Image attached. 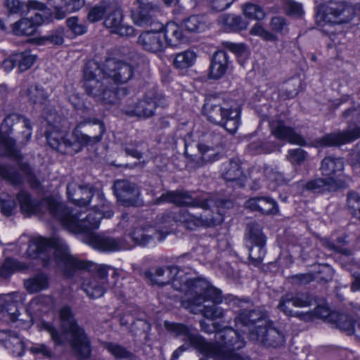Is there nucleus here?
Segmentation results:
<instances>
[{"label":"nucleus","mask_w":360,"mask_h":360,"mask_svg":"<svg viewBox=\"0 0 360 360\" xmlns=\"http://www.w3.org/2000/svg\"><path fill=\"white\" fill-rule=\"evenodd\" d=\"M43 117L48 125L45 136L49 146L66 155L80 152L85 146H92L102 139L105 132L103 122L90 115H84L72 133H68L66 119L58 114L55 108L47 106L43 111Z\"/></svg>","instance_id":"f257e3e1"},{"label":"nucleus","mask_w":360,"mask_h":360,"mask_svg":"<svg viewBox=\"0 0 360 360\" xmlns=\"http://www.w3.org/2000/svg\"><path fill=\"white\" fill-rule=\"evenodd\" d=\"M134 75V68L128 63L108 59L101 65L91 60L83 70V87L89 96L105 103H113L117 96L115 85L127 82Z\"/></svg>","instance_id":"f03ea898"},{"label":"nucleus","mask_w":360,"mask_h":360,"mask_svg":"<svg viewBox=\"0 0 360 360\" xmlns=\"http://www.w3.org/2000/svg\"><path fill=\"white\" fill-rule=\"evenodd\" d=\"M27 253L32 259H41L44 266H48L52 260L54 261L68 277L72 276L77 270H87L95 274L93 278L106 281L107 271L111 268L105 264L84 262L71 255L67 245L59 238H34L30 241Z\"/></svg>","instance_id":"7ed1b4c3"},{"label":"nucleus","mask_w":360,"mask_h":360,"mask_svg":"<svg viewBox=\"0 0 360 360\" xmlns=\"http://www.w3.org/2000/svg\"><path fill=\"white\" fill-rule=\"evenodd\" d=\"M20 210L25 217L40 215L47 210L60 221L68 231L73 233H93L92 230L99 227L102 214L94 209L89 211L85 218L79 219L82 213L87 211L89 204H19Z\"/></svg>","instance_id":"20e7f679"},{"label":"nucleus","mask_w":360,"mask_h":360,"mask_svg":"<svg viewBox=\"0 0 360 360\" xmlns=\"http://www.w3.org/2000/svg\"><path fill=\"white\" fill-rule=\"evenodd\" d=\"M59 319L62 331L60 332L50 322H42V328L47 331L56 346L69 342L74 354L81 360L91 355L90 340L84 328L79 326L75 314L69 306H63L59 310Z\"/></svg>","instance_id":"39448f33"},{"label":"nucleus","mask_w":360,"mask_h":360,"mask_svg":"<svg viewBox=\"0 0 360 360\" xmlns=\"http://www.w3.org/2000/svg\"><path fill=\"white\" fill-rule=\"evenodd\" d=\"M16 124H23V127L28 130L32 128L29 120L24 116L17 114L7 115L0 127V146H4L2 151H0V155L11 157L18 161V167L27 182L31 187L37 188L40 185L39 181L35 176L32 168L27 162H21L22 156L15 147V141L8 136L12 132V127Z\"/></svg>","instance_id":"423d86ee"},{"label":"nucleus","mask_w":360,"mask_h":360,"mask_svg":"<svg viewBox=\"0 0 360 360\" xmlns=\"http://www.w3.org/2000/svg\"><path fill=\"white\" fill-rule=\"evenodd\" d=\"M179 280L177 290L184 291L187 297L181 301V306L192 314H198L202 311L201 305L206 301L221 303V292L212 286L206 280L201 278L193 279L185 277Z\"/></svg>","instance_id":"0eeeda50"},{"label":"nucleus","mask_w":360,"mask_h":360,"mask_svg":"<svg viewBox=\"0 0 360 360\" xmlns=\"http://www.w3.org/2000/svg\"><path fill=\"white\" fill-rule=\"evenodd\" d=\"M243 337L236 330L226 328L216 333V342H206L204 355L214 360H252L240 350L245 347Z\"/></svg>","instance_id":"6e6552de"},{"label":"nucleus","mask_w":360,"mask_h":360,"mask_svg":"<svg viewBox=\"0 0 360 360\" xmlns=\"http://www.w3.org/2000/svg\"><path fill=\"white\" fill-rule=\"evenodd\" d=\"M204 115L207 120L221 126L231 134L234 133L240 124V108L216 99H207L203 105Z\"/></svg>","instance_id":"1a4fd4ad"},{"label":"nucleus","mask_w":360,"mask_h":360,"mask_svg":"<svg viewBox=\"0 0 360 360\" xmlns=\"http://www.w3.org/2000/svg\"><path fill=\"white\" fill-rule=\"evenodd\" d=\"M191 257L186 253L176 258L177 265L167 266L165 268L158 267L154 271L149 269L144 271V278L152 285L165 286L171 281L174 287L177 289L179 280L182 278V274H188L191 266Z\"/></svg>","instance_id":"9d476101"},{"label":"nucleus","mask_w":360,"mask_h":360,"mask_svg":"<svg viewBox=\"0 0 360 360\" xmlns=\"http://www.w3.org/2000/svg\"><path fill=\"white\" fill-rule=\"evenodd\" d=\"M249 338L266 349H278L284 346L285 338L282 330L272 323L261 324L250 330Z\"/></svg>","instance_id":"9b49d317"},{"label":"nucleus","mask_w":360,"mask_h":360,"mask_svg":"<svg viewBox=\"0 0 360 360\" xmlns=\"http://www.w3.org/2000/svg\"><path fill=\"white\" fill-rule=\"evenodd\" d=\"M166 105H167L166 98L162 94H148L136 103L128 102L123 107L122 111L129 116L146 119L154 115L158 106L165 107Z\"/></svg>","instance_id":"f8f14e48"},{"label":"nucleus","mask_w":360,"mask_h":360,"mask_svg":"<svg viewBox=\"0 0 360 360\" xmlns=\"http://www.w3.org/2000/svg\"><path fill=\"white\" fill-rule=\"evenodd\" d=\"M159 7L153 0H135L131 9V18L134 23L142 27L154 26L160 23L155 18Z\"/></svg>","instance_id":"ddd939ff"},{"label":"nucleus","mask_w":360,"mask_h":360,"mask_svg":"<svg viewBox=\"0 0 360 360\" xmlns=\"http://www.w3.org/2000/svg\"><path fill=\"white\" fill-rule=\"evenodd\" d=\"M84 240L94 249L103 252H115L129 250L132 248V245L125 239L124 236L116 238L108 236L90 233L84 236Z\"/></svg>","instance_id":"4468645a"},{"label":"nucleus","mask_w":360,"mask_h":360,"mask_svg":"<svg viewBox=\"0 0 360 360\" xmlns=\"http://www.w3.org/2000/svg\"><path fill=\"white\" fill-rule=\"evenodd\" d=\"M319 17L327 23H347L354 18V8L345 2L330 1Z\"/></svg>","instance_id":"2eb2a0df"},{"label":"nucleus","mask_w":360,"mask_h":360,"mask_svg":"<svg viewBox=\"0 0 360 360\" xmlns=\"http://www.w3.org/2000/svg\"><path fill=\"white\" fill-rule=\"evenodd\" d=\"M150 29L140 34L137 43L146 51L157 53L165 49L164 25L155 23Z\"/></svg>","instance_id":"dca6fc26"},{"label":"nucleus","mask_w":360,"mask_h":360,"mask_svg":"<svg viewBox=\"0 0 360 360\" xmlns=\"http://www.w3.org/2000/svg\"><path fill=\"white\" fill-rule=\"evenodd\" d=\"M104 19L103 25L109 29L112 34L121 37L132 36L134 29L132 26L124 23V14L122 10L112 1V7Z\"/></svg>","instance_id":"f3484780"},{"label":"nucleus","mask_w":360,"mask_h":360,"mask_svg":"<svg viewBox=\"0 0 360 360\" xmlns=\"http://www.w3.org/2000/svg\"><path fill=\"white\" fill-rule=\"evenodd\" d=\"M67 195L70 202H91L92 200L101 202L104 198L99 189L89 185H77L73 182L68 184Z\"/></svg>","instance_id":"a211bd4d"},{"label":"nucleus","mask_w":360,"mask_h":360,"mask_svg":"<svg viewBox=\"0 0 360 360\" xmlns=\"http://www.w3.org/2000/svg\"><path fill=\"white\" fill-rule=\"evenodd\" d=\"M269 127L271 134L278 140L286 141L300 146L307 144L305 139L297 134L286 121L281 118L271 120L269 122Z\"/></svg>","instance_id":"6ab92c4d"},{"label":"nucleus","mask_w":360,"mask_h":360,"mask_svg":"<svg viewBox=\"0 0 360 360\" xmlns=\"http://www.w3.org/2000/svg\"><path fill=\"white\" fill-rule=\"evenodd\" d=\"M313 302L314 297L308 292H289L281 297L277 307L285 315L292 316L296 315L289 306L290 303L295 307H306L312 305Z\"/></svg>","instance_id":"aec40b11"},{"label":"nucleus","mask_w":360,"mask_h":360,"mask_svg":"<svg viewBox=\"0 0 360 360\" xmlns=\"http://www.w3.org/2000/svg\"><path fill=\"white\" fill-rule=\"evenodd\" d=\"M360 138V127H354L338 132L328 134L319 139L316 142L320 146L338 147L353 142Z\"/></svg>","instance_id":"412c9836"},{"label":"nucleus","mask_w":360,"mask_h":360,"mask_svg":"<svg viewBox=\"0 0 360 360\" xmlns=\"http://www.w3.org/2000/svg\"><path fill=\"white\" fill-rule=\"evenodd\" d=\"M165 326L167 330L177 337H182L184 341L189 342L192 347L204 354L207 341L201 335L193 333L190 327L183 323L168 322H165Z\"/></svg>","instance_id":"4be33fe9"},{"label":"nucleus","mask_w":360,"mask_h":360,"mask_svg":"<svg viewBox=\"0 0 360 360\" xmlns=\"http://www.w3.org/2000/svg\"><path fill=\"white\" fill-rule=\"evenodd\" d=\"M0 344L14 357L22 356L26 348L25 339L11 330H0Z\"/></svg>","instance_id":"5701e85b"},{"label":"nucleus","mask_w":360,"mask_h":360,"mask_svg":"<svg viewBox=\"0 0 360 360\" xmlns=\"http://www.w3.org/2000/svg\"><path fill=\"white\" fill-rule=\"evenodd\" d=\"M112 189L119 202H136L140 195L139 187L126 179L115 181Z\"/></svg>","instance_id":"b1692460"},{"label":"nucleus","mask_w":360,"mask_h":360,"mask_svg":"<svg viewBox=\"0 0 360 360\" xmlns=\"http://www.w3.org/2000/svg\"><path fill=\"white\" fill-rule=\"evenodd\" d=\"M221 176L227 182L235 183L239 188L243 187L246 177L243 174L240 160L238 158H231L224 162Z\"/></svg>","instance_id":"393cba45"},{"label":"nucleus","mask_w":360,"mask_h":360,"mask_svg":"<svg viewBox=\"0 0 360 360\" xmlns=\"http://www.w3.org/2000/svg\"><path fill=\"white\" fill-rule=\"evenodd\" d=\"M179 222V207L162 214L155 219V234L157 240L161 241L172 232V226Z\"/></svg>","instance_id":"a878e982"},{"label":"nucleus","mask_w":360,"mask_h":360,"mask_svg":"<svg viewBox=\"0 0 360 360\" xmlns=\"http://www.w3.org/2000/svg\"><path fill=\"white\" fill-rule=\"evenodd\" d=\"M230 64L231 61L226 51L222 50L216 51L211 60L209 78L212 79L222 78L227 72Z\"/></svg>","instance_id":"bb28decb"},{"label":"nucleus","mask_w":360,"mask_h":360,"mask_svg":"<svg viewBox=\"0 0 360 360\" xmlns=\"http://www.w3.org/2000/svg\"><path fill=\"white\" fill-rule=\"evenodd\" d=\"M4 5L9 14L26 15L31 9L45 11L46 6L44 4L36 1L29 0L27 2L19 0H6Z\"/></svg>","instance_id":"cd10ccee"},{"label":"nucleus","mask_w":360,"mask_h":360,"mask_svg":"<svg viewBox=\"0 0 360 360\" xmlns=\"http://www.w3.org/2000/svg\"><path fill=\"white\" fill-rule=\"evenodd\" d=\"M266 313L258 308L241 309L235 318L237 325L240 324L247 327H257V323L265 321Z\"/></svg>","instance_id":"c85d7f7f"},{"label":"nucleus","mask_w":360,"mask_h":360,"mask_svg":"<svg viewBox=\"0 0 360 360\" xmlns=\"http://www.w3.org/2000/svg\"><path fill=\"white\" fill-rule=\"evenodd\" d=\"M344 182L341 180H336L333 177L326 179L318 178L309 181L305 188L307 191L314 193H323L333 192L343 186Z\"/></svg>","instance_id":"c756f323"},{"label":"nucleus","mask_w":360,"mask_h":360,"mask_svg":"<svg viewBox=\"0 0 360 360\" xmlns=\"http://www.w3.org/2000/svg\"><path fill=\"white\" fill-rule=\"evenodd\" d=\"M156 202H208V200H199L196 193L180 189L162 194Z\"/></svg>","instance_id":"7c9ffc66"},{"label":"nucleus","mask_w":360,"mask_h":360,"mask_svg":"<svg viewBox=\"0 0 360 360\" xmlns=\"http://www.w3.org/2000/svg\"><path fill=\"white\" fill-rule=\"evenodd\" d=\"M179 222L182 223L188 230H195L199 227H207L203 213L195 214L186 207H179Z\"/></svg>","instance_id":"2f4dec72"},{"label":"nucleus","mask_w":360,"mask_h":360,"mask_svg":"<svg viewBox=\"0 0 360 360\" xmlns=\"http://www.w3.org/2000/svg\"><path fill=\"white\" fill-rule=\"evenodd\" d=\"M136 245H145L151 239L156 238L155 230L150 226L139 223L134 229L129 233Z\"/></svg>","instance_id":"473e14b6"},{"label":"nucleus","mask_w":360,"mask_h":360,"mask_svg":"<svg viewBox=\"0 0 360 360\" xmlns=\"http://www.w3.org/2000/svg\"><path fill=\"white\" fill-rule=\"evenodd\" d=\"M163 32L165 46H176L186 41L182 30L174 23L164 25Z\"/></svg>","instance_id":"72a5a7b5"},{"label":"nucleus","mask_w":360,"mask_h":360,"mask_svg":"<svg viewBox=\"0 0 360 360\" xmlns=\"http://www.w3.org/2000/svg\"><path fill=\"white\" fill-rule=\"evenodd\" d=\"M200 205V208L203 210L202 213L207 227L217 226L224 221L223 213L217 204H213L212 207H209L208 204Z\"/></svg>","instance_id":"f704fd0d"},{"label":"nucleus","mask_w":360,"mask_h":360,"mask_svg":"<svg viewBox=\"0 0 360 360\" xmlns=\"http://www.w3.org/2000/svg\"><path fill=\"white\" fill-rule=\"evenodd\" d=\"M19 304L16 301L6 300L0 306V320L6 323H14L18 320Z\"/></svg>","instance_id":"c9c22d12"},{"label":"nucleus","mask_w":360,"mask_h":360,"mask_svg":"<svg viewBox=\"0 0 360 360\" xmlns=\"http://www.w3.org/2000/svg\"><path fill=\"white\" fill-rule=\"evenodd\" d=\"M112 0H101L89 9L86 16L87 20L91 23L101 20L103 16L112 9Z\"/></svg>","instance_id":"e433bc0d"},{"label":"nucleus","mask_w":360,"mask_h":360,"mask_svg":"<svg viewBox=\"0 0 360 360\" xmlns=\"http://www.w3.org/2000/svg\"><path fill=\"white\" fill-rule=\"evenodd\" d=\"M344 169V162L342 158L333 156L325 157L321 161L320 170L324 176H330L335 174Z\"/></svg>","instance_id":"4c0bfd02"},{"label":"nucleus","mask_w":360,"mask_h":360,"mask_svg":"<svg viewBox=\"0 0 360 360\" xmlns=\"http://www.w3.org/2000/svg\"><path fill=\"white\" fill-rule=\"evenodd\" d=\"M245 238L250 244L266 243V237L262 233V226L255 221H250L246 224Z\"/></svg>","instance_id":"58836bf2"},{"label":"nucleus","mask_w":360,"mask_h":360,"mask_svg":"<svg viewBox=\"0 0 360 360\" xmlns=\"http://www.w3.org/2000/svg\"><path fill=\"white\" fill-rule=\"evenodd\" d=\"M108 285L107 281L92 278L90 281L84 283L83 288L89 297L98 298L104 294Z\"/></svg>","instance_id":"ea45409f"},{"label":"nucleus","mask_w":360,"mask_h":360,"mask_svg":"<svg viewBox=\"0 0 360 360\" xmlns=\"http://www.w3.org/2000/svg\"><path fill=\"white\" fill-rule=\"evenodd\" d=\"M24 285L30 293H36L49 287V278L45 274H38L24 281Z\"/></svg>","instance_id":"a19ab883"},{"label":"nucleus","mask_w":360,"mask_h":360,"mask_svg":"<svg viewBox=\"0 0 360 360\" xmlns=\"http://www.w3.org/2000/svg\"><path fill=\"white\" fill-rule=\"evenodd\" d=\"M196 58L197 55L194 51L186 50L174 56L173 65L179 69H186L193 65Z\"/></svg>","instance_id":"79ce46f5"},{"label":"nucleus","mask_w":360,"mask_h":360,"mask_svg":"<svg viewBox=\"0 0 360 360\" xmlns=\"http://www.w3.org/2000/svg\"><path fill=\"white\" fill-rule=\"evenodd\" d=\"M181 26L189 32H200L206 29L204 17L199 15H192L181 22Z\"/></svg>","instance_id":"37998d69"},{"label":"nucleus","mask_w":360,"mask_h":360,"mask_svg":"<svg viewBox=\"0 0 360 360\" xmlns=\"http://www.w3.org/2000/svg\"><path fill=\"white\" fill-rule=\"evenodd\" d=\"M247 148L253 155L269 154L277 149V144L274 141L257 140L250 143Z\"/></svg>","instance_id":"c03bdc74"},{"label":"nucleus","mask_w":360,"mask_h":360,"mask_svg":"<svg viewBox=\"0 0 360 360\" xmlns=\"http://www.w3.org/2000/svg\"><path fill=\"white\" fill-rule=\"evenodd\" d=\"M330 321H332L331 323H334L340 330L347 332L349 335L353 334L355 321L349 316L334 312L330 315Z\"/></svg>","instance_id":"a18cd8bd"},{"label":"nucleus","mask_w":360,"mask_h":360,"mask_svg":"<svg viewBox=\"0 0 360 360\" xmlns=\"http://www.w3.org/2000/svg\"><path fill=\"white\" fill-rule=\"evenodd\" d=\"M199 143L200 148L223 149L226 146V139L221 133L213 131L205 136L204 142Z\"/></svg>","instance_id":"49530a36"},{"label":"nucleus","mask_w":360,"mask_h":360,"mask_svg":"<svg viewBox=\"0 0 360 360\" xmlns=\"http://www.w3.org/2000/svg\"><path fill=\"white\" fill-rule=\"evenodd\" d=\"M221 21L226 30L233 32L245 30L248 25L247 21L243 17L233 14L224 15Z\"/></svg>","instance_id":"de8ad7c7"},{"label":"nucleus","mask_w":360,"mask_h":360,"mask_svg":"<svg viewBox=\"0 0 360 360\" xmlns=\"http://www.w3.org/2000/svg\"><path fill=\"white\" fill-rule=\"evenodd\" d=\"M28 269V266L19 262L17 259L6 258L0 266V277L6 278L16 271H22Z\"/></svg>","instance_id":"09e8293b"},{"label":"nucleus","mask_w":360,"mask_h":360,"mask_svg":"<svg viewBox=\"0 0 360 360\" xmlns=\"http://www.w3.org/2000/svg\"><path fill=\"white\" fill-rule=\"evenodd\" d=\"M65 28L59 27L49 32L48 34L38 38L40 44L62 45L64 42Z\"/></svg>","instance_id":"8fccbe9b"},{"label":"nucleus","mask_w":360,"mask_h":360,"mask_svg":"<svg viewBox=\"0 0 360 360\" xmlns=\"http://www.w3.org/2000/svg\"><path fill=\"white\" fill-rule=\"evenodd\" d=\"M0 176L14 186H20L24 183L20 172L11 166L0 165Z\"/></svg>","instance_id":"3c124183"},{"label":"nucleus","mask_w":360,"mask_h":360,"mask_svg":"<svg viewBox=\"0 0 360 360\" xmlns=\"http://www.w3.org/2000/svg\"><path fill=\"white\" fill-rule=\"evenodd\" d=\"M36 31V28L30 18H23L13 24V32L18 36H31L34 34Z\"/></svg>","instance_id":"603ef678"},{"label":"nucleus","mask_w":360,"mask_h":360,"mask_svg":"<svg viewBox=\"0 0 360 360\" xmlns=\"http://www.w3.org/2000/svg\"><path fill=\"white\" fill-rule=\"evenodd\" d=\"M266 243L251 244L249 246V260L255 266H259L266 255Z\"/></svg>","instance_id":"864d4df0"},{"label":"nucleus","mask_w":360,"mask_h":360,"mask_svg":"<svg viewBox=\"0 0 360 360\" xmlns=\"http://www.w3.org/2000/svg\"><path fill=\"white\" fill-rule=\"evenodd\" d=\"M347 244L346 236H342L337 238V244H335L330 240H325L323 241V245L330 250L338 252L345 256H351L352 250L349 248L344 247Z\"/></svg>","instance_id":"5fc2aeb1"},{"label":"nucleus","mask_w":360,"mask_h":360,"mask_svg":"<svg viewBox=\"0 0 360 360\" xmlns=\"http://www.w3.org/2000/svg\"><path fill=\"white\" fill-rule=\"evenodd\" d=\"M53 307V301L50 297L41 296L31 301L30 308L36 313H46Z\"/></svg>","instance_id":"6e6d98bb"},{"label":"nucleus","mask_w":360,"mask_h":360,"mask_svg":"<svg viewBox=\"0 0 360 360\" xmlns=\"http://www.w3.org/2000/svg\"><path fill=\"white\" fill-rule=\"evenodd\" d=\"M105 349L115 358L134 360V355L125 347L113 342L105 343Z\"/></svg>","instance_id":"4d7b16f0"},{"label":"nucleus","mask_w":360,"mask_h":360,"mask_svg":"<svg viewBox=\"0 0 360 360\" xmlns=\"http://www.w3.org/2000/svg\"><path fill=\"white\" fill-rule=\"evenodd\" d=\"M312 274L314 276V280L325 283L333 279L334 269L328 264H319L318 269Z\"/></svg>","instance_id":"13d9d810"},{"label":"nucleus","mask_w":360,"mask_h":360,"mask_svg":"<svg viewBox=\"0 0 360 360\" xmlns=\"http://www.w3.org/2000/svg\"><path fill=\"white\" fill-rule=\"evenodd\" d=\"M15 55L17 65L20 72H23L30 68L36 60L35 56L30 54L28 52L17 53Z\"/></svg>","instance_id":"bf43d9fd"},{"label":"nucleus","mask_w":360,"mask_h":360,"mask_svg":"<svg viewBox=\"0 0 360 360\" xmlns=\"http://www.w3.org/2000/svg\"><path fill=\"white\" fill-rule=\"evenodd\" d=\"M211 305L202 306L200 308L203 316L210 320H214L217 319L223 318L224 315V311L219 307L217 306L218 303L212 302ZM199 314V312L198 313Z\"/></svg>","instance_id":"052dcab7"},{"label":"nucleus","mask_w":360,"mask_h":360,"mask_svg":"<svg viewBox=\"0 0 360 360\" xmlns=\"http://www.w3.org/2000/svg\"><path fill=\"white\" fill-rule=\"evenodd\" d=\"M27 93L30 101L34 104H43L49 97L44 88L37 85L28 89Z\"/></svg>","instance_id":"680f3d73"},{"label":"nucleus","mask_w":360,"mask_h":360,"mask_svg":"<svg viewBox=\"0 0 360 360\" xmlns=\"http://www.w3.org/2000/svg\"><path fill=\"white\" fill-rule=\"evenodd\" d=\"M66 25L75 35H82L87 32L86 26L79 22L78 17H70L66 20Z\"/></svg>","instance_id":"e2e57ef3"},{"label":"nucleus","mask_w":360,"mask_h":360,"mask_svg":"<svg viewBox=\"0 0 360 360\" xmlns=\"http://www.w3.org/2000/svg\"><path fill=\"white\" fill-rule=\"evenodd\" d=\"M243 13L246 17L257 20H261L265 17L262 8L253 4H247L243 8Z\"/></svg>","instance_id":"0e129e2a"},{"label":"nucleus","mask_w":360,"mask_h":360,"mask_svg":"<svg viewBox=\"0 0 360 360\" xmlns=\"http://www.w3.org/2000/svg\"><path fill=\"white\" fill-rule=\"evenodd\" d=\"M198 148L201 154V160L203 163H212L220 158V153L214 148H200V143H198Z\"/></svg>","instance_id":"69168bd1"},{"label":"nucleus","mask_w":360,"mask_h":360,"mask_svg":"<svg viewBox=\"0 0 360 360\" xmlns=\"http://www.w3.org/2000/svg\"><path fill=\"white\" fill-rule=\"evenodd\" d=\"M28 349L34 355H41L44 358L49 359L53 356V350L44 343H33Z\"/></svg>","instance_id":"338daca9"},{"label":"nucleus","mask_w":360,"mask_h":360,"mask_svg":"<svg viewBox=\"0 0 360 360\" xmlns=\"http://www.w3.org/2000/svg\"><path fill=\"white\" fill-rule=\"evenodd\" d=\"M150 329V324L145 319H139L131 325V332L134 335L146 334Z\"/></svg>","instance_id":"774afa93"}]
</instances>
